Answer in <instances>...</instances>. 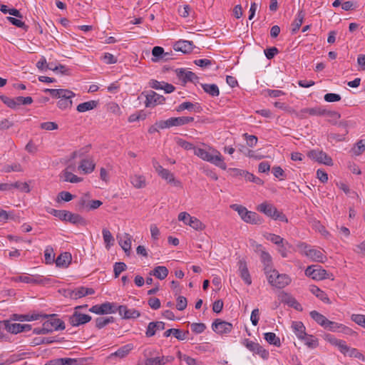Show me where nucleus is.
I'll return each mask as SVG.
<instances>
[{
	"mask_svg": "<svg viewBox=\"0 0 365 365\" xmlns=\"http://www.w3.org/2000/svg\"><path fill=\"white\" fill-rule=\"evenodd\" d=\"M194 154L202 160L214 164L222 170L227 169V165L221 153L216 149L209 147L207 150L195 148Z\"/></svg>",
	"mask_w": 365,
	"mask_h": 365,
	"instance_id": "f257e3e1",
	"label": "nucleus"
},
{
	"mask_svg": "<svg viewBox=\"0 0 365 365\" xmlns=\"http://www.w3.org/2000/svg\"><path fill=\"white\" fill-rule=\"evenodd\" d=\"M45 93H48L52 98H58L57 107L62 110L70 109L73 106L72 99L76 93L68 89H51L46 88Z\"/></svg>",
	"mask_w": 365,
	"mask_h": 365,
	"instance_id": "f03ea898",
	"label": "nucleus"
},
{
	"mask_svg": "<svg viewBox=\"0 0 365 365\" xmlns=\"http://www.w3.org/2000/svg\"><path fill=\"white\" fill-rule=\"evenodd\" d=\"M230 208L236 211L240 218L246 223L260 225L263 222V219L257 212L249 211L241 205L233 204L230 205Z\"/></svg>",
	"mask_w": 365,
	"mask_h": 365,
	"instance_id": "7ed1b4c3",
	"label": "nucleus"
},
{
	"mask_svg": "<svg viewBox=\"0 0 365 365\" xmlns=\"http://www.w3.org/2000/svg\"><path fill=\"white\" fill-rule=\"evenodd\" d=\"M257 210L274 220L288 222V219L282 212L268 201H264L257 206Z\"/></svg>",
	"mask_w": 365,
	"mask_h": 365,
	"instance_id": "20e7f679",
	"label": "nucleus"
},
{
	"mask_svg": "<svg viewBox=\"0 0 365 365\" xmlns=\"http://www.w3.org/2000/svg\"><path fill=\"white\" fill-rule=\"evenodd\" d=\"M269 284L277 289H282L289 285L292 281L289 275L279 274L277 270L273 269L265 274Z\"/></svg>",
	"mask_w": 365,
	"mask_h": 365,
	"instance_id": "39448f33",
	"label": "nucleus"
},
{
	"mask_svg": "<svg viewBox=\"0 0 365 365\" xmlns=\"http://www.w3.org/2000/svg\"><path fill=\"white\" fill-rule=\"evenodd\" d=\"M302 255L306 256L313 262L324 263L327 260L324 251L312 247L306 243H300L297 245Z\"/></svg>",
	"mask_w": 365,
	"mask_h": 365,
	"instance_id": "423d86ee",
	"label": "nucleus"
},
{
	"mask_svg": "<svg viewBox=\"0 0 365 365\" xmlns=\"http://www.w3.org/2000/svg\"><path fill=\"white\" fill-rule=\"evenodd\" d=\"M152 163L156 173L162 179L165 180L168 183L171 184L175 187L180 188L182 187V182L175 178V175L173 173H171L169 170L164 168L155 159H153Z\"/></svg>",
	"mask_w": 365,
	"mask_h": 365,
	"instance_id": "0eeeda50",
	"label": "nucleus"
},
{
	"mask_svg": "<svg viewBox=\"0 0 365 365\" xmlns=\"http://www.w3.org/2000/svg\"><path fill=\"white\" fill-rule=\"evenodd\" d=\"M48 212L63 221H67L75 225H86V221L78 214L55 209H51Z\"/></svg>",
	"mask_w": 365,
	"mask_h": 365,
	"instance_id": "6e6552de",
	"label": "nucleus"
},
{
	"mask_svg": "<svg viewBox=\"0 0 365 365\" xmlns=\"http://www.w3.org/2000/svg\"><path fill=\"white\" fill-rule=\"evenodd\" d=\"M305 274L314 280H323L325 279H334L332 274L327 272L326 269L317 264L307 267L305 269Z\"/></svg>",
	"mask_w": 365,
	"mask_h": 365,
	"instance_id": "1a4fd4ad",
	"label": "nucleus"
},
{
	"mask_svg": "<svg viewBox=\"0 0 365 365\" xmlns=\"http://www.w3.org/2000/svg\"><path fill=\"white\" fill-rule=\"evenodd\" d=\"M178 220L196 231H202L206 227L205 225L201 220L195 217L191 216L187 212H180L178 216Z\"/></svg>",
	"mask_w": 365,
	"mask_h": 365,
	"instance_id": "9d476101",
	"label": "nucleus"
},
{
	"mask_svg": "<svg viewBox=\"0 0 365 365\" xmlns=\"http://www.w3.org/2000/svg\"><path fill=\"white\" fill-rule=\"evenodd\" d=\"M194 118L192 117L182 116L177 118H170L166 120H160L155 125L158 126V128L164 129L173 126H180L185 125L192 122Z\"/></svg>",
	"mask_w": 365,
	"mask_h": 365,
	"instance_id": "9b49d317",
	"label": "nucleus"
},
{
	"mask_svg": "<svg viewBox=\"0 0 365 365\" xmlns=\"http://www.w3.org/2000/svg\"><path fill=\"white\" fill-rule=\"evenodd\" d=\"M307 155L319 163L329 166L333 165L331 158L322 150H312L308 152Z\"/></svg>",
	"mask_w": 365,
	"mask_h": 365,
	"instance_id": "f8f14e48",
	"label": "nucleus"
},
{
	"mask_svg": "<svg viewBox=\"0 0 365 365\" xmlns=\"http://www.w3.org/2000/svg\"><path fill=\"white\" fill-rule=\"evenodd\" d=\"M53 316L48 315L50 319L43 323L47 334L51 333L54 330L65 329L64 322L60 319L53 318Z\"/></svg>",
	"mask_w": 365,
	"mask_h": 365,
	"instance_id": "ddd939ff",
	"label": "nucleus"
},
{
	"mask_svg": "<svg viewBox=\"0 0 365 365\" xmlns=\"http://www.w3.org/2000/svg\"><path fill=\"white\" fill-rule=\"evenodd\" d=\"M255 251L259 252L260 255L261 261L264 264V274H266L267 272L273 269L272 257L263 249L262 246L261 245H257Z\"/></svg>",
	"mask_w": 365,
	"mask_h": 365,
	"instance_id": "4468645a",
	"label": "nucleus"
},
{
	"mask_svg": "<svg viewBox=\"0 0 365 365\" xmlns=\"http://www.w3.org/2000/svg\"><path fill=\"white\" fill-rule=\"evenodd\" d=\"M292 113H294L296 117L303 119L306 118L308 115L321 116L324 113V109L321 107L306 108L299 111L293 110Z\"/></svg>",
	"mask_w": 365,
	"mask_h": 365,
	"instance_id": "2eb2a0df",
	"label": "nucleus"
},
{
	"mask_svg": "<svg viewBox=\"0 0 365 365\" xmlns=\"http://www.w3.org/2000/svg\"><path fill=\"white\" fill-rule=\"evenodd\" d=\"M91 317L88 314L80 313L77 310H74L73 314L69 317V323L73 327H78L90 322Z\"/></svg>",
	"mask_w": 365,
	"mask_h": 365,
	"instance_id": "dca6fc26",
	"label": "nucleus"
},
{
	"mask_svg": "<svg viewBox=\"0 0 365 365\" xmlns=\"http://www.w3.org/2000/svg\"><path fill=\"white\" fill-rule=\"evenodd\" d=\"M164 101L163 96L150 91L145 95V106L147 108L154 107L156 105L162 104Z\"/></svg>",
	"mask_w": 365,
	"mask_h": 365,
	"instance_id": "f3484780",
	"label": "nucleus"
},
{
	"mask_svg": "<svg viewBox=\"0 0 365 365\" xmlns=\"http://www.w3.org/2000/svg\"><path fill=\"white\" fill-rule=\"evenodd\" d=\"M212 329L217 334H226L231 331L232 325L230 323L221 321L220 319H216L212 325Z\"/></svg>",
	"mask_w": 365,
	"mask_h": 365,
	"instance_id": "a211bd4d",
	"label": "nucleus"
},
{
	"mask_svg": "<svg viewBox=\"0 0 365 365\" xmlns=\"http://www.w3.org/2000/svg\"><path fill=\"white\" fill-rule=\"evenodd\" d=\"M94 292V289L92 288L81 287L74 290H69L68 296L71 299H77L86 295L93 294Z\"/></svg>",
	"mask_w": 365,
	"mask_h": 365,
	"instance_id": "6ab92c4d",
	"label": "nucleus"
},
{
	"mask_svg": "<svg viewBox=\"0 0 365 365\" xmlns=\"http://www.w3.org/2000/svg\"><path fill=\"white\" fill-rule=\"evenodd\" d=\"M119 314L125 319H135L140 316L139 311L135 309H128L125 305H120L118 308Z\"/></svg>",
	"mask_w": 365,
	"mask_h": 365,
	"instance_id": "aec40b11",
	"label": "nucleus"
},
{
	"mask_svg": "<svg viewBox=\"0 0 365 365\" xmlns=\"http://www.w3.org/2000/svg\"><path fill=\"white\" fill-rule=\"evenodd\" d=\"M113 304L109 302H106L100 305L93 306L89 311L97 314H105L109 313H114L115 310L113 309Z\"/></svg>",
	"mask_w": 365,
	"mask_h": 365,
	"instance_id": "412c9836",
	"label": "nucleus"
},
{
	"mask_svg": "<svg viewBox=\"0 0 365 365\" xmlns=\"http://www.w3.org/2000/svg\"><path fill=\"white\" fill-rule=\"evenodd\" d=\"M153 56V61L155 62L159 60L168 61L172 59V53L170 52H165L163 47H153L152 51Z\"/></svg>",
	"mask_w": 365,
	"mask_h": 365,
	"instance_id": "4be33fe9",
	"label": "nucleus"
},
{
	"mask_svg": "<svg viewBox=\"0 0 365 365\" xmlns=\"http://www.w3.org/2000/svg\"><path fill=\"white\" fill-rule=\"evenodd\" d=\"M0 327H3L8 332L16 334L22 332V324L19 323H12L9 320L0 322Z\"/></svg>",
	"mask_w": 365,
	"mask_h": 365,
	"instance_id": "5701e85b",
	"label": "nucleus"
},
{
	"mask_svg": "<svg viewBox=\"0 0 365 365\" xmlns=\"http://www.w3.org/2000/svg\"><path fill=\"white\" fill-rule=\"evenodd\" d=\"M238 267L241 278L247 284L250 285L252 284V279L246 262L243 259L240 260L238 262Z\"/></svg>",
	"mask_w": 365,
	"mask_h": 365,
	"instance_id": "b1692460",
	"label": "nucleus"
},
{
	"mask_svg": "<svg viewBox=\"0 0 365 365\" xmlns=\"http://www.w3.org/2000/svg\"><path fill=\"white\" fill-rule=\"evenodd\" d=\"M279 299L283 303L288 304L295 309L302 310L300 304L292 295L282 292L279 294Z\"/></svg>",
	"mask_w": 365,
	"mask_h": 365,
	"instance_id": "393cba45",
	"label": "nucleus"
},
{
	"mask_svg": "<svg viewBox=\"0 0 365 365\" xmlns=\"http://www.w3.org/2000/svg\"><path fill=\"white\" fill-rule=\"evenodd\" d=\"M130 182L131 185L136 189H142L147 186L146 178L143 175L135 174L130 175Z\"/></svg>",
	"mask_w": 365,
	"mask_h": 365,
	"instance_id": "a878e982",
	"label": "nucleus"
},
{
	"mask_svg": "<svg viewBox=\"0 0 365 365\" xmlns=\"http://www.w3.org/2000/svg\"><path fill=\"white\" fill-rule=\"evenodd\" d=\"M164 329L165 323L163 322H150L148 324L145 334L148 337H150L155 334L157 330H163Z\"/></svg>",
	"mask_w": 365,
	"mask_h": 365,
	"instance_id": "bb28decb",
	"label": "nucleus"
},
{
	"mask_svg": "<svg viewBox=\"0 0 365 365\" xmlns=\"http://www.w3.org/2000/svg\"><path fill=\"white\" fill-rule=\"evenodd\" d=\"M292 329L299 339H303L307 334L306 328L302 322H293Z\"/></svg>",
	"mask_w": 365,
	"mask_h": 365,
	"instance_id": "cd10ccee",
	"label": "nucleus"
},
{
	"mask_svg": "<svg viewBox=\"0 0 365 365\" xmlns=\"http://www.w3.org/2000/svg\"><path fill=\"white\" fill-rule=\"evenodd\" d=\"M60 178L64 182H69L71 183H77L82 180L81 178L68 171V168L62 171L60 175Z\"/></svg>",
	"mask_w": 365,
	"mask_h": 365,
	"instance_id": "c85d7f7f",
	"label": "nucleus"
},
{
	"mask_svg": "<svg viewBox=\"0 0 365 365\" xmlns=\"http://www.w3.org/2000/svg\"><path fill=\"white\" fill-rule=\"evenodd\" d=\"M71 259L72 257L70 253L63 252L61 253L59 256H58L55 262L57 267H67L70 264Z\"/></svg>",
	"mask_w": 365,
	"mask_h": 365,
	"instance_id": "c756f323",
	"label": "nucleus"
},
{
	"mask_svg": "<svg viewBox=\"0 0 365 365\" xmlns=\"http://www.w3.org/2000/svg\"><path fill=\"white\" fill-rule=\"evenodd\" d=\"M133 349V345L131 344H126L120 349H118L115 352L112 353L109 356L108 359H112L113 356L119 357L120 359H123L125 357L131 350Z\"/></svg>",
	"mask_w": 365,
	"mask_h": 365,
	"instance_id": "7c9ffc66",
	"label": "nucleus"
},
{
	"mask_svg": "<svg viewBox=\"0 0 365 365\" xmlns=\"http://www.w3.org/2000/svg\"><path fill=\"white\" fill-rule=\"evenodd\" d=\"M132 237L128 233H124L119 240V245L125 253H129L131 249Z\"/></svg>",
	"mask_w": 365,
	"mask_h": 365,
	"instance_id": "2f4dec72",
	"label": "nucleus"
},
{
	"mask_svg": "<svg viewBox=\"0 0 365 365\" xmlns=\"http://www.w3.org/2000/svg\"><path fill=\"white\" fill-rule=\"evenodd\" d=\"M78 168L87 174L91 173L95 168V163L92 158L83 159L78 166Z\"/></svg>",
	"mask_w": 365,
	"mask_h": 365,
	"instance_id": "473e14b6",
	"label": "nucleus"
},
{
	"mask_svg": "<svg viewBox=\"0 0 365 365\" xmlns=\"http://www.w3.org/2000/svg\"><path fill=\"white\" fill-rule=\"evenodd\" d=\"M310 292L314 294L318 299L327 304H331L330 299L327 294L318 287L312 285L309 289Z\"/></svg>",
	"mask_w": 365,
	"mask_h": 365,
	"instance_id": "72a5a7b5",
	"label": "nucleus"
},
{
	"mask_svg": "<svg viewBox=\"0 0 365 365\" xmlns=\"http://www.w3.org/2000/svg\"><path fill=\"white\" fill-rule=\"evenodd\" d=\"M98 103L96 101H89L78 105L76 110L79 113H84L96 108L98 106Z\"/></svg>",
	"mask_w": 365,
	"mask_h": 365,
	"instance_id": "f704fd0d",
	"label": "nucleus"
},
{
	"mask_svg": "<svg viewBox=\"0 0 365 365\" xmlns=\"http://www.w3.org/2000/svg\"><path fill=\"white\" fill-rule=\"evenodd\" d=\"M150 274L162 280L168 276V269L165 266H158L150 272Z\"/></svg>",
	"mask_w": 365,
	"mask_h": 365,
	"instance_id": "c9c22d12",
	"label": "nucleus"
},
{
	"mask_svg": "<svg viewBox=\"0 0 365 365\" xmlns=\"http://www.w3.org/2000/svg\"><path fill=\"white\" fill-rule=\"evenodd\" d=\"M304 16L305 14L302 11H299L297 13L295 19L294 20L293 23L291 25L292 33H296L299 29L300 26L303 23Z\"/></svg>",
	"mask_w": 365,
	"mask_h": 365,
	"instance_id": "e433bc0d",
	"label": "nucleus"
},
{
	"mask_svg": "<svg viewBox=\"0 0 365 365\" xmlns=\"http://www.w3.org/2000/svg\"><path fill=\"white\" fill-rule=\"evenodd\" d=\"M7 186H9L7 190H10L12 188H16V189H19V190L26 192V193H29L31 191L29 184L26 182H22L17 181V182H15L14 183H11V184L7 183Z\"/></svg>",
	"mask_w": 365,
	"mask_h": 365,
	"instance_id": "4c0bfd02",
	"label": "nucleus"
},
{
	"mask_svg": "<svg viewBox=\"0 0 365 365\" xmlns=\"http://www.w3.org/2000/svg\"><path fill=\"white\" fill-rule=\"evenodd\" d=\"M103 238L104 243L106 244V247L109 250L111 246L114 244V237H113L111 232L107 229L103 228L102 230Z\"/></svg>",
	"mask_w": 365,
	"mask_h": 365,
	"instance_id": "58836bf2",
	"label": "nucleus"
},
{
	"mask_svg": "<svg viewBox=\"0 0 365 365\" xmlns=\"http://www.w3.org/2000/svg\"><path fill=\"white\" fill-rule=\"evenodd\" d=\"M177 356L180 361H185L187 365H202L201 362L187 354H182L180 351H178Z\"/></svg>",
	"mask_w": 365,
	"mask_h": 365,
	"instance_id": "ea45409f",
	"label": "nucleus"
},
{
	"mask_svg": "<svg viewBox=\"0 0 365 365\" xmlns=\"http://www.w3.org/2000/svg\"><path fill=\"white\" fill-rule=\"evenodd\" d=\"M310 316L317 324L323 327L327 324L328 319L317 311H312Z\"/></svg>",
	"mask_w": 365,
	"mask_h": 365,
	"instance_id": "a19ab883",
	"label": "nucleus"
},
{
	"mask_svg": "<svg viewBox=\"0 0 365 365\" xmlns=\"http://www.w3.org/2000/svg\"><path fill=\"white\" fill-rule=\"evenodd\" d=\"M322 115H325L327 120L331 123H336L337 120L341 118L339 113L334 110H327L324 109V113Z\"/></svg>",
	"mask_w": 365,
	"mask_h": 365,
	"instance_id": "79ce46f5",
	"label": "nucleus"
},
{
	"mask_svg": "<svg viewBox=\"0 0 365 365\" xmlns=\"http://www.w3.org/2000/svg\"><path fill=\"white\" fill-rule=\"evenodd\" d=\"M202 87L205 92L212 96H217L220 94L219 88L215 84H202Z\"/></svg>",
	"mask_w": 365,
	"mask_h": 365,
	"instance_id": "37998d69",
	"label": "nucleus"
},
{
	"mask_svg": "<svg viewBox=\"0 0 365 365\" xmlns=\"http://www.w3.org/2000/svg\"><path fill=\"white\" fill-rule=\"evenodd\" d=\"M180 78L183 80L185 82H192V83H197L198 80V77L192 71H181L180 72Z\"/></svg>",
	"mask_w": 365,
	"mask_h": 365,
	"instance_id": "c03bdc74",
	"label": "nucleus"
},
{
	"mask_svg": "<svg viewBox=\"0 0 365 365\" xmlns=\"http://www.w3.org/2000/svg\"><path fill=\"white\" fill-rule=\"evenodd\" d=\"M301 340L304 342L305 345L311 349H314L319 345L317 339L312 335L306 334L305 337Z\"/></svg>",
	"mask_w": 365,
	"mask_h": 365,
	"instance_id": "a18cd8bd",
	"label": "nucleus"
},
{
	"mask_svg": "<svg viewBox=\"0 0 365 365\" xmlns=\"http://www.w3.org/2000/svg\"><path fill=\"white\" fill-rule=\"evenodd\" d=\"M264 339L269 343L270 344H274L275 346H280V340L279 338L276 336V334L273 332H267L264 334Z\"/></svg>",
	"mask_w": 365,
	"mask_h": 365,
	"instance_id": "49530a36",
	"label": "nucleus"
},
{
	"mask_svg": "<svg viewBox=\"0 0 365 365\" xmlns=\"http://www.w3.org/2000/svg\"><path fill=\"white\" fill-rule=\"evenodd\" d=\"M113 322V317H98L96 319V326L98 329H102L109 323H111Z\"/></svg>",
	"mask_w": 365,
	"mask_h": 365,
	"instance_id": "de8ad7c7",
	"label": "nucleus"
},
{
	"mask_svg": "<svg viewBox=\"0 0 365 365\" xmlns=\"http://www.w3.org/2000/svg\"><path fill=\"white\" fill-rule=\"evenodd\" d=\"M171 334L174 335V336L179 340L185 339V334H182L180 329H168L167 331H165L164 333V336L165 337H168Z\"/></svg>",
	"mask_w": 365,
	"mask_h": 365,
	"instance_id": "09e8293b",
	"label": "nucleus"
},
{
	"mask_svg": "<svg viewBox=\"0 0 365 365\" xmlns=\"http://www.w3.org/2000/svg\"><path fill=\"white\" fill-rule=\"evenodd\" d=\"M73 198V195L69 192L62 191L60 192L56 197V202L61 201L69 202Z\"/></svg>",
	"mask_w": 365,
	"mask_h": 365,
	"instance_id": "8fccbe9b",
	"label": "nucleus"
},
{
	"mask_svg": "<svg viewBox=\"0 0 365 365\" xmlns=\"http://www.w3.org/2000/svg\"><path fill=\"white\" fill-rule=\"evenodd\" d=\"M365 150V140H359L354 148L352 149V151L354 155H361Z\"/></svg>",
	"mask_w": 365,
	"mask_h": 365,
	"instance_id": "3c124183",
	"label": "nucleus"
},
{
	"mask_svg": "<svg viewBox=\"0 0 365 365\" xmlns=\"http://www.w3.org/2000/svg\"><path fill=\"white\" fill-rule=\"evenodd\" d=\"M176 143L178 145H179L180 147H181L182 148H183L184 150H194V148H195L193 145V144H192L191 143H189L182 138H178L176 139Z\"/></svg>",
	"mask_w": 365,
	"mask_h": 365,
	"instance_id": "603ef678",
	"label": "nucleus"
},
{
	"mask_svg": "<svg viewBox=\"0 0 365 365\" xmlns=\"http://www.w3.org/2000/svg\"><path fill=\"white\" fill-rule=\"evenodd\" d=\"M163 362L160 357L147 358L143 363H138V365H163Z\"/></svg>",
	"mask_w": 365,
	"mask_h": 365,
	"instance_id": "864d4df0",
	"label": "nucleus"
},
{
	"mask_svg": "<svg viewBox=\"0 0 365 365\" xmlns=\"http://www.w3.org/2000/svg\"><path fill=\"white\" fill-rule=\"evenodd\" d=\"M40 128L42 130L51 131L58 128V125L55 122H44L40 124Z\"/></svg>",
	"mask_w": 365,
	"mask_h": 365,
	"instance_id": "5fc2aeb1",
	"label": "nucleus"
},
{
	"mask_svg": "<svg viewBox=\"0 0 365 365\" xmlns=\"http://www.w3.org/2000/svg\"><path fill=\"white\" fill-rule=\"evenodd\" d=\"M127 268L126 264L124 262H115L114 264V275L115 277L117 278L120 275V274L125 271Z\"/></svg>",
	"mask_w": 365,
	"mask_h": 365,
	"instance_id": "6e6d98bb",
	"label": "nucleus"
},
{
	"mask_svg": "<svg viewBox=\"0 0 365 365\" xmlns=\"http://www.w3.org/2000/svg\"><path fill=\"white\" fill-rule=\"evenodd\" d=\"M4 171L5 173L10 172H22L23 168L19 163H14L13 165H6L4 167Z\"/></svg>",
	"mask_w": 365,
	"mask_h": 365,
	"instance_id": "4d7b16f0",
	"label": "nucleus"
},
{
	"mask_svg": "<svg viewBox=\"0 0 365 365\" xmlns=\"http://www.w3.org/2000/svg\"><path fill=\"white\" fill-rule=\"evenodd\" d=\"M313 228L320 232L323 236L327 237L329 235V232L326 230L324 225H322L319 221H314L312 224Z\"/></svg>",
	"mask_w": 365,
	"mask_h": 365,
	"instance_id": "13d9d810",
	"label": "nucleus"
},
{
	"mask_svg": "<svg viewBox=\"0 0 365 365\" xmlns=\"http://www.w3.org/2000/svg\"><path fill=\"white\" fill-rule=\"evenodd\" d=\"M101 58L107 64L115 63L118 61V57L116 56L109 53H104Z\"/></svg>",
	"mask_w": 365,
	"mask_h": 365,
	"instance_id": "bf43d9fd",
	"label": "nucleus"
},
{
	"mask_svg": "<svg viewBox=\"0 0 365 365\" xmlns=\"http://www.w3.org/2000/svg\"><path fill=\"white\" fill-rule=\"evenodd\" d=\"M0 99L5 103L8 107L16 109V103L15 102V98H11L6 96H0Z\"/></svg>",
	"mask_w": 365,
	"mask_h": 365,
	"instance_id": "052dcab7",
	"label": "nucleus"
},
{
	"mask_svg": "<svg viewBox=\"0 0 365 365\" xmlns=\"http://www.w3.org/2000/svg\"><path fill=\"white\" fill-rule=\"evenodd\" d=\"M190 327L191 330L196 334H201L206 329V326L203 323H192Z\"/></svg>",
	"mask_w": 365,
	"mask_h": 365,
	"instance_id": "680f3d73",
	"label": "nucleus"
},
{
	"mask_svg": "<svg viewBox=\"0 0 365 365\" xmlns=\"http://www.w3.org/2000/svg\"><path fill=\"white\" fill-rule=\"evenodd\" d=\"M351 319L356 324L365 328V315L362 314H352Z\"/></svg>",
	"mask_w": 365,
	"mask_h": 365,
	"instance_id": "e2e57ef3",
	"label": "nucleus"
},
{
	"mask_svg": "<svg viewBox=\"0 0 365 365\" xmlns=\"http://www.w3.org/2000/svg\"><path fill=\"white\" fill-rule=\"evenodd\" d=\"M187 299L185 297H184L182 296H179L177 298L176 307L178 310H180V311L184 310L187 307Z\"/></svg>",
	"mask_w": 365,
	"mask_h": 365,
	"instance_id": "0e129e2a",
	"label": "nucleus"
},
{
	"mask_svg": "<svg viewBox=\"0 0 365 365\" xmlns=\"http://www.w3.org/2000/svg\"><path fill=\"white\" fill-rule=\"evenodd\" d=\"M88 195L86 194L83 197L80 198V200L78 202V205L80 210H85L86 211L88 210V204H89V200H88Z\"/></svg>",
	"mask_w": 365,
	"mask_h": 365,
	"instance_id": "69168bd1",
	"label": "nucleus"
},
{
	"mask_svg": "<svg viewBox=\"0 0 365 365\" xmlns=\"http://www.w3.org/2000/svg\"><path fill=\"white\" fill-rule=\"evenodd\" d=\"M324 98L327 102L333 103L339 101L341 98L339 94L329 93L325 94Z\"/></svg>",
	"mask_w": 365,
	"mask_h": 365,
	"instance_id": "338daca9",
	"label": "nucleus"
},
{
	"mask_svg": "<svg viewBox=\"0 0 365 365\" xmlns=\"http://www.w3.org/2000/svg\"><path fill=\"white\" fill-rule=\"evenodd\" d=\"M244 344L245 346L250 351L256 353L257 351L259 349V344L257 343H255L254 341H250L248 339H245Z\"/></svg>",
	"mask_w": 365,
	"mask_h": 365,
	"instance_id": "774afa93",
	"label": "nucleus"
}]
</instances>
